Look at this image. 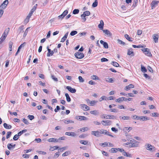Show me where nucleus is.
Here are the masks:
<instances>
[{
    "label": "nucleus",
    "instance_id": "f257e3e1",
    "mask_svg": "<svg viewBox=\"0 0 159 159\" xmlns=\"http://www.w3.org/2000/svg\"><path fill=\"white\" fill-rule=\"evenodd\" d=\"M101 118L105 119H116V117L113 115L103 114L101 116Z\"/></svg>",
    "mask_w": 159,
    "mask_h": 159
},
{
    "label": "nucleus",
    "instance_id": "f03ea898",
    "mask_svg": "<svg viewBox=\"0 0 159 159\" xmlns=\"http://www.w3.org/2000/svg\"><path fill=\"white\" fill-rule=\"evenodd\" d=\"M9 31V28H8L5 30L4 33L2 34L1 37L0 39L2 41H3L6 39L7 36V35Z\"/></svg>",
    "mask_w": 159,
    "mask_h": 159
},
{
    "label": "nucleus",
    "instance_id": "7ed1b4c3",
    "mask_svg": "<svg viewBox=\"0 0 159 159\" xmlns=\"http://www.w3.org/2000/svg\"><path fill=\"white\" fill-rule=\"evenodd\" d=\"M146 149L151 152H153L155 150V147L149 143L146 144L145 145Z\"/></svg>",
    "mask_w": 159,
    "mask_h": 159
},
{
    "label": "nucleus",
    "instance_id": "20e7f679",
    "mask_svg": "<svg viewBox=\"0 0 159 159\" xmlns=\"http://www.w3.org/2000/svg\"><path fill=\"white\" fill-rule=\"evenodd\" d=\"M142 51H143L145 55L149 56L151 57L152 55L149 49L148 48H145L143 49H142Z\"/></svg>",
    "mask_w": 159,
    "mask_h": 159
},
{
    "label": "nucleus",
    "instance_id": "39448f33",
    "mask_svg": "<svg viewBox=\"0 0 159 159\" xmlns=\"http://www.w3.org/2000/svg\"><path fill=\"white\" fill-rule=\"evenodd\" d=\"M75 57L78 59H81L84 57V55L83 53L80 52H76L75 54Z\"/></svg>",
    "mask_w": 159,
    "mask_h": 159
},
{
    "label": "nucleus",
    "instance_id": "423d86ee",
    "mask_svg": "<svg viewBox=\"0 0 159 159\" xmlns=\"http://www.w3.org/2000/svg\"><path fill=\"white\" fill-rule=\"evenodd\" d=\"M81 108L83 110L87 111L90 110V108L89 107L85 104H81L80 105Z\"/></svg>",
    "mask_w": 159,
    "mask_h": 159
},
{
    "label": "nucleus",
    "instance_id": "0eeeda50",
    "mask_svg": "<svg viewBox=\"0 0 159 159\" xmlns=\"http://www.w3.org/2000/svg\"><path fill=\"white\" fill-rule=\"evenodd\" d=\"M100 134H106L108 136H111V137H113V136L112 135L110 134H109V133L108 131H107L105 130H103V129H102L100 130Z\"/></svg>",
    "mask_w": 159,
    "mask_h": 159
},
{
    "label": "nucleus",
    "instance_id": "6e6552de",
    "mask_svg": "<svg viewBox=\"0 0 159 159\" xmlns=\"http://www.w3.org/2000/svg\"><path fill=\"white\" fill-rule=\"evenodd\" d=\"M101 123L103 125H111V121L110 120H102Z\"/></svg>",
    "mask_w": 159,
    "mask_h": 159
},
{
    "label": "nucleus",
    "instance_id": "1a4fd4ad",
    "mask_svg": "<svg viewBox=\"0 0 159 159\" xmlns=\"http://www.w3.org/2000/svg\"><path fill=\"white\" fill-rule=\"evenodd\" d=\"M136 118H137V120L143 121L148 120H149L147 116H136Z\"/></svg>",
    "mask_w": 159,
    "mask_h": 159
},
{
    "label": "nucleus",
    "instance_id": "9d476101",
    "mask_svg": "<svg viewBox=\"0 0 159 159\" xmlns=\"http://www.w3.org/2000/svg\"><path fill=\"white\" fill-rule=\"evenodd\" d=\"M159 1H153L151 3L150 5L152 7V9H153L156 7L159 3Z\"/></svg>",
    "mask_w": 159,
    "mask_h": 159
},
{
    "label": "nucleus",
    "instance_id": "9b49d317",
    "mask_svg": "<svg viewBox=\"0 0 159 159\" xmlns=\"http://www.w3.org/2000/svg\"><path fill=\"white\" fill-rule=\"evenodd\" d=\"M66 89L72 93H74L76 92V90L75 89L72 88L70 86H67L66 87Z\"/></svg>",
    "mask_w": 159,
    "mask_h": 159
},
{
    "label": "nucleus",
    "instance_id": "f8f14e48",
    "mask_svg": "<svg viewBox=\"0 0 159 159\" xmlns=\"http://www.w3.org/2000/svg\"><path fill=\"white\" fill-rule=\"evenodd\" d=\"M68 13V11L66 10L61 15L59 16L58 17L59 18H61L62 19Z\"/></svg>",
    "mask_w": 159,
    "mask_h": 159
},
{
    "label": "nucleus",
    "instance_id": "ddd939ff",
    "mask_svg": "<svg viewBox=\"0 0 159 159\" xmlns=\"http://www.w3.org/2000/svg\"><path fill=\"white\" fill-rule=\"evenodd\" d=\"M119 117L120 119L121 120H129L131 119V118L129 116H120Z\"/></svg>",
    "mask_w": 159,
    "mask_h": 159
},
{
    "label": "nucleus",
    "instance_id": "4468645a",
    "mask_svg": "<svg viewBox=\"0 0 159 159\" xmlns=\"http://www.w3.org/2000/svg\"><path fill=\"white\" fill-rule=\"evenodd\" d=\"M127 55H131L132 56H134V54L133 51V49L132 48L129 49L128 50Z\"/></svg>",
    "mask_w": 159,
    "mask_h": 159
},
{
    "label": "nucleus",
    "instance_id": "2eb2a0df",
    "mask_svg": "<svg viewBox=\"0 0 159 159\" xmlns=\"http://www.w3.org/2000/svg\"><path fill=\"white\" fill-rule=\"evenodd\" d=\"M65 134L66 135L72 137H75L76 135V134L74 132H66Z\"/></svg>",
    "mask_w": 159,
    "mask_h": 159
},
{
    "label": "nucleus",
    "instance_id": "dca6fc26",
    "mask_svg": "<svg viewBox=\"0 0 159 159\" xmlns=\"http://www.w3.org/2000/svg\"><path fill=\"white\" fill-rule=\"evenodd\" d=\"M103 33L108 36H111L112 35V34L107 30H102Z\"/></svg>",
    "mask_w": 159,
    "mask_h": 159
},
{
    "label": "nucleus",
    "instance_id": "f3484780",
    "mask_svg": "<svg viewBox=\"0 0 159 159\" xmlns=\"http://www.w3.org/2000/svg\"><path fill=\"white\" fill-rule=\"evenodd\" d=\"M152 37L154 42L155 43H157L158 38V35L156 34H154L153 35Z\"/></svg>",
    "mask_w": 159,
    "mask_h": 159
},
{
    "label": "nucleus",
    "instance_id": "a211bd4d",
    "mask_svg": "<svg viewBox=\"0 0 159 159\" xmlns=\"http://www.w3.org/2000/svg\"><path fill=\"white\" fill-rule=\"evenodd\" d=\"M104 26V22L102 20L100 21V23L98 25V27L100 29V30H103Z\"/></svg>",
    "mask_w": 159,
    "mask_h": 159
},
{
    "label": "nucleus",
    "instance_id": "6ab92c4d",
    "mask_svg": "<svg viewBox=\"0 0 159 159\" xmlns=\"http://www.w3.org/2000/svg\"><path fill=\"white\" fill-rule=\"evenodd\" d=\"M49 142H58V139L55 138H50L48 140Z\"/></svg>",
    "mask_w": 159,
    "mask_h": 159
},
{
    "label": "nucleus",
    "instance_id": "aec40b11",
    "mask_svg": "<svg viewBox=\"0 0 159 159\" xmlns=\"http://www.w3.org/2000/svg\"><path fill=\"white\" fill-rule=\"evenodd\" d=\"M134 88V86L132 84H129L128 85L126 86L125 88V90L128 91L129 90L130 88Z\"/></svg>",
    "mask_w": 159,
    "mask_h": 159
},
{
    "label": "nucleus",
    "instance_id": "412c9836",
    "mask_svg": "<svg viewBox=\"0 0 159 159\" xmlns=\"http://www.w3.org/2000/svg\"><path fill=\"white\" fill-rule=\"evenodd\" d=\"M48 53L47 54V56L48 57H50L52 56L54 54V52L53 51H51L50 49H48Z\"/></svg>",
    "mask_w": 159,
    "mask_h": 159
},
{
    "label": "nucleus",
    "instance_id": "4be33fe9",
    "mask_svg": "<svg viewBox=\"0 0 159 159\" xmlns=\"http://www.w3.org/2000/svg\"><path fill=\"white\" fill-rule=\"evenodd\" d=\"M3 126L6 129H10L12 128V126L11 125H8L6 123L3 124Z\"/></svg>",
    "mask_w": 159,
    "mask_h": 159
},
{
    "label": "nucleus",
    "instance_id": "5701e85b",
    "mask_svg": "<svg viewBox=\"0 0 159 159\" xmlns=\"http://www.w3.org/2000/svg\"><path fill=\"white\" fill-rule=\"evenodd\" d=\"M79 119L78 120H87L88 118L85 116H78Z\"/></svg>",
    "mask_w": 159,
    "mask_h": 159
},
{
    "label": "nucleus",
    "instance_id": "b1692460",
    "mask_svg": "<svg viewBox=\"0 0 159 159\" xmlns=\"http://www.w3.org/2000/svg\"><path fill=\"white\" fill-rule=\"evenodd\" d=\"M99 133L100 131H92L91 132V134H92L93 135L96 136H98Z\"/></svg>",
    "mask_w": 159,
    "mask_h": 159
},
{
    "label": "nucleus",
    "instance_id": "393cba45",
    "mask_svg": "<svg viewBox=\"0 0 159 159\" xmlns=\"http://www.w3.org/2000/svg\"><path fill=\"white\" fill-rule=\"evenodd\" d=\"M125 37L128 41L130 42L133 41V38H130V37L128 34H125Z\"/></svg>",
    "mask_w": 159,
    "mask_h": 159
},
{
    "label": "nucleus",
    "instance_id": "a878e982",
    "mask_svg": "<svg viewBox=\"0 0 159 159\" xmlns=\"http://www.w3.org/2000/svg\"><path fill=\"white\" fill-rule=\"evenodd\" d=\"M117 41L118 43L122 46L125 45V43L120 39H117Z\"/></svg>",
    "mask_w": 159,
    "mask_h": 159
},
{
    "label": "nucleus",
    "instance_id": "bb28decb",
    "mask_svg": "<svg viewBox=\"0 0 159 159\" xmlns=\"http://www.w3.org/2000/svg\"><path fill=\"white\" fill-rule=\"evenodd\" d=\"M65 96L66 98V99L68 102H70L71 101V99L69 94L67 93H66Z\"/></svg>",
    "mask_w": 159,
    "mask_h": 159
},
{
    "label": "nucleus",
    "instance_id": "cd10ccee",
    "mask_svg": "<svg viewBox=\"0 0 159 159\" xmlns=\"http://www.w3.org/2000/svg\"><path fill=\"white\" fill-rule=\"evenodd\" d=\"M90 113L95 115H96L98 114V112L97 110L91 111H90Z\"/></svg>",
    "mask_w": 159,
    "mask_h": 159
},
{
    "label": "nucleus",
    "instance_id": "c85d7f7f",
    "mask_svg": "<svg viewBox=\"0 0 159 159\" xmlns=\"http://www.w3.org/2000/svg\"><path fill=\"white\" fill-rule=\"evenodd\" d=\"M141 70L144 73L146 72L147 71L146 68L142 65H141Z\"/></svg>",
    "mask_w": 159,
    "mask_h": 159
},
{
    "label": "nucleus",
    "instance_id": "c756f323",
    "mask_svg": "<svg viewBox=\"0 0 159 159\" xmlns=\"http://www.w3.org/2000/svg\"><path fill=\"white\" fill-rule=\"evenodd\" d=\"M80 143L84 145H86L88 143V141L86 140H80Z\"/></svg>",
    "mask_w": 159,
    "mask_h": 159
},
{
    "label": "nucleus",
    "instance_id": "7c9ffc66",
    "mask_svg": "<svg viewBox=\"0 0 159 159\" xmlns=\"http://www.w3.org/2000/svg\"><path fill=\"white\" fill-rule=\"evenodd\" d=\"M123 155L126 157H132V155L131 154H129L127 153V152H124Z\"/></svg>",
    "mask_w": 159,
    "mask_h": 159
},
{
    "label": "nucleus",
    "instance_id": "2f4dec72",
    "mask_svg": "<svg viewBox=\"0 0 159 159\" xmlns=\"http://www.w3.org/2000/svg\"><path fill=\"white\" fill-rule=\"evenodd\" d=\"M137 143H134L130 144L129 145L130 147H138V144H136Z\"/></svg>",
    "mask_w": 159,
    "mask_h": 159
},
{
    "label": "nucleus",
    "instance_id": "473e14b6",
    "mask_svg": "<svg viewBox=\"0 0 159 159\" xmlns=\"http://www.w3.org/2000/svg\"><path fill=\"white\" fill-rule=\"evenodd\" d=\"M13 43L12 42L10 41L9 43V50L11 51L12 50L11 48L13 45Z\"/></svg>",
    "mask_w": 159,
    "mask_h": 159
},
{
    "label": "nucleus",
    "instance_id": "72a5a7b5",
    "mask_svg": "<svg viewBox=\"0 0 159 159\" xmlns=\"http://www.w3.org/2000/svg\"><path fill=\"white\" fill-rule=\"evenodd\" d=\"M111 64L114 66L118 67L119 66V64L116 62L113 61L111 62Z\"/></svg>",
    "mask_w": 159,
    "mask_h": 159
},
{
    "label": "nucleus",
    "instance_id": "f704fd0d",
    "mask_svg": "<svg viewBox=\"0 0 159 159\" xmlns=\"http://www.w3.org/2000/svg\"><path fill=\"white\" fill-rule=\"evenodd\" d=\"M151 116L153 117H158L159 116V114L157 112H154L152 113Z\"/></svg>",
    "mask_w": 159,
    "mask_h": 159
},
{
    "label": "nucleus",
    "instance_id": "c9c22d12",
    "mask_svg": "<svg viewBox=\"0 0 159 159\" xmlns=\"http://www.w3.org/2000/svg\"><path fill=\"white\" fill-rule=\"evenodd\" d=\"M89 129V128L88 127H83L80 129V131H83V132H84L85 131H87Z\"/></svg>",
    "mask_w": 159,
    "mask_h": 159
},
{
    "label": "nucleus",
    "instance_id": "e433bc0d",
    "mask_svg": "<svg viewBox=\"0 0 159 159\" xmlns=\"http://www.w3.org/2000/svg\"><path fill=\"white\" fill-rule=\"evenodd\" d=\"M98 0H95L94 2L92 4V7H96L98 5Z\"/></svg>",
    "mask_w": 159,
    "mask_h": 159
},
{
    "label": "nucleus",
    "instance_id": "4c0bfd02",
    "mask_svg": "<svg viewBox=\"0 0 159 159\" xmlns=\"http://www.w3.org/2000/svg\"><path fill=\"white\" fill-rule=\"evenodd\" d=\"M138 2V0H134L133 4L132 7H136L137 5Z\"/></svg>",
    "mask_w": 159,
    "mask_h": 159
},
{
    "label": "nucleus",
    "instance_id": "58836bf2",
    "mask_svg": "<svg viewBox=\"0 0 159 159\" xmlns=\"http://www.w3.org/2000/svg\"><path fill=\"white\" fill-rule=\"evenodd\" d=\"M115 101L116 102H119V103H120L121 102H123V100H122V97L116 99L115 100Z\"/></svg>",
    "mask_w": 159,
    "mask_h": 159
},
{
    "label": "nucleus",
    "instance_id": "ea45409f",
    "mask_svg": "<svg viewBox=\"0 0 159 159\" xmlns=\"http://www.w3.org/2000/svg\"><path fill=\"white\" fill-rule=\"evenodd\" d=\"M91 79L93 80H98L99 78L96 75H93L91 76Z\"/></svg>",
    "mask_w": 159,
    "mask_h": 159
},
{
    "label": "nucleus",
    "instance_id": "a19ab883",
    "mask_svg": "<svg viewBox=\"0 0 159 159\" xmlns=\"http://www.w3.org/2000/svg\"><path fill=\"white\" fill-rule=\"evenodd\" d=\"M117 151V148H112L110 150V152H116Z\"/></svg>",
    "mask_w": 159,
    "mask_h": 159
},
{
    "label": "nucleus",
    "instance_id": "79ce46f5",
    "mask_svg": "<svg viewBox=\"0 0 159 159\" xmlns=\"http://www.w3.org/2000/svg\"><path fill=\"white\" fill-rule=\"evenodd\" d=\"M77 33V32L76 31L73 30L70 32V34L71 36H73L76 34Z\"/></svg>",
    "mask_w": 159,
    "mask_h": 159
},
{
    "label": "nucleus",
    "instance_id": "37998d69",
    "mask_svg": "<svg viewBox=\"0 0 159 159\" xmlns=\"http://www.w3.org/2000/svg\"><path fill=\"white\" fill-rule=\"evenodd\" d=\"M58 148L59 147L58 146H54L53 147H51L50 149L52 150V151H53L54 150L58 149Z\"/></svg>",
    "mask_w": 159,
    "mask_h": 159
},
{
    "label": "nucleus",
    "instance_id": "c03bdc74",
    "mask_svg": "<svg viewBox=\"0 0 159 159\" xmlns=\"http://www.w3.org/2000/svg\"><path fill=\"white\" fill-rule=\"evenodd\" d=\"M7 5V4H3V3H2L0 6V8H1V9H5Z\"/></svg>",
    "mask_w": 159,
    "mask_h": 159
},
{
    "label": "nucleus",
    "instance_id": "a18cd8bd",
    "mask_svg": "<svg viewBox=\"0 0 159 159\" xmlns=\"http://www.w3.org/2000/svg\"><path fill=\"white\" fill-rule=\"evenodd\" d=\"M79 10L78 9H74L72 12V13L73 14H76L79 13Z\"/></svg>",
    "mask_w": 159,
    "mask_h": 159
},
{
    "label": "nucleus",
    "instance_id": "49530a36",
    "mask_svg": "<svg viewBox=\"0 0 159 159\" xmlns=\"http://www.w3.org/2000/svg\"><path fill=\"white\" fill-rule=\"evenodd\" d=\"M107 99V98L106 96H102V97H101L99 99V101L100 102H101L103 100H106Z\"/></svg>",
    "mask_w": 159,
    "mask_h": 159
},
{
    "label": "nucleus",
    "instance_id": "de8ad7c7",
    "mask_svg": "<svg viewBox=\"0 0 159 159\" xmlns=\"http://www.w3.org/2000/svg\"><path fill=\"white\" fill-rule=\"evenodd\" d=\"M7 148L9 150H12V146L11 143H8L7 145Z\"/></svg>",
    "mask_w": 159,
    "mask_h": 159
},
{
    "label": "nucleus",
    "instance_id": "09e8293b",
    "mask_svg": "<svg viewBox=\"0 0 159 159\" xmlns=\"http://www.w3.org/2000/svg\"><path fill=\"white\" fill-rule=\"evenodd\" d=\"M132 47L134 48H143V46H142L141 45H139L137 46V45H133Z\"/></svg>",
    "mask_w": 159,
    "mask_h": 159
},
{
    "label": "nucleus",
    "instance_id": "8fccbe9b",
    "mask_svg": "<svg viewBox=\"0 0 159 159\" xmlns=\"http://www.w3.org/2000/svg\"><path fill=\"white\" fill-rule=\"evenodd\" d=\"M24 29V26L21 25L19 27L18 29V31H19V33L21 32V31L23 30Z\"/></svg>",
    "mask_w": 159,
    "mask_h": 159
},
{
    "label": "nucleus",
    "instance_id": "3c124183",
    "mask_svg": "<svg viewBox=\"0 0 159 159\" xmlns=\"http://www.w3.org/2000/svg\"><path fill=\"white\" fill-rule=\"evenodd\" d=\"M25 43L24 42L23 43L21 44L18 47L17 50H19V51H20V49H21V48L22 47H24L25 46Z\"/></svg>",
    "mask_w": 159,
    "mask_h": 159
},
{
    "label": "nucleus",
    "instance_id": "603ef678",
    "mask_svg": "<svg viewBox=\"0 0 159 159\" xmlns=\"http://www.w3.org/2000/svg\"><path fill=\"white\" fill-rule=\"evenodd\" d=\"M86 34V32H83L82 33H79L78 34V35L81 37L82 36L85 35Z\"/></svg>",
    "mask_w": 159,
    "mask_h": 159
},
{
    "label": "nucleus",
    "instance_id": "864d4df0",
    "mask_svg": "<svg viewBox=\"0 0 159 159\" xmlns=\"http://www.w3.org/2000/svg\"><path fill=\"white\" fill-rule=\"evenodd\" d=\"M83 14L86 16H89L90 14V12L89 11H84Z\"/></svg>",
    "mask_w": 159,
    "mask_h": 159
},
{
    "label": "nucleus",
    "instance_id": "5fc2aeb1",
    "mask_svg": "<svg viewBox=\"0 0 159 159\" xmlns=\"http://www.w3.org/2000/svg\"><path fill=\"white\" fill-rule=\"evenodd\" d=\"M86 16L83 14L81 15V17L82 19L84 20V21H85L86 20V19L85 18Z\"/></svg>",
    "mask_w": 159,
    "mask_h": 159
},
{
    "label": "nucleus",
    "instance_id": "6e6d98bb",
    "mask_svg": "<svg viewBox=\"0 0 159 159\" xmlns=\"http://www.w3.org/2000/svg\"><path fill=\"white\" fill-rule=\"evenodd\" d=\"M70 153L69 152L66 151L64 152V153H63V154H62V156L63 157L66 156L68 155Z\"/></svg>",
    "mask_w": 159,
    "mask_h": 159
},
{
    "label": "nucleus",
    "instance_id": "4d7b16f0",
    "mask_svg": "<svg viewBox=\"0 0 159 159\" xmlns=\"http://www.w3.org/2000/svg\"><path fill=\"white\" fill-rule=\"evenodd\" d=\"M11 131H9L7 132V135L6 136V138L7 139L9 138L10 136H11Z\"/></svg>",
    "mask_w": 159,
    "mask_h": 159
},
{
    "label": "nucleus",
    "instance_id": "13d9d810",
    "mask_svg": "<svg viewBox=\"0 0 159 159\" xmlns=\"http://www.w3.org/2000/svg\"><path fill=\"white\" fill-rule=\"evenodd\" d=\"M28 117L30 120H32L34 118V117L33 115H29L28 116Z\"/></svg>",
    "mask_w": 159,
    "mask_h": 159
},
{
    "label": "nucleus",
    "instance_id": "bf43d9fd",
    "mask_svg": "<svg viewBox=\"0 0 159 159\" xmlns=\"http://www.w3.org/2000/svg\"><path fill=\"white\" fill-rule=\"evenodd\" d=\"M78 79L79 80V81L80 82H83L84 81V80L82 78V77L81 76H79L78 77Z\"/></svg>",
    "mask_w": 159,
    "mask_h": 159
},
{
    "label": "nucleus",
    "instance_id": "052dcab7",
    "mask_svg": "<svg viewBox=\"0 0 159 159\" xmlns=\"http://www.w3.org/2000/svg\"><path fill=\"white\" fill-rule=\"evenodd\" d=\"M30 28V27H28V28H27L26 29V30L25 32H24V34H23V36L24 37H25L26 35H27V33L28 32V30Z\"/></svg>",
    "mask_w": 159,
    "mask_h": 159
},
{
    "label": "nucleus",
    "instance_id": "680f3d73",
    "mask_svg": "<svg viewBox=\"0 0 159 159\" xmlns=\"http://www.w3.org/2000/svg\"><path fill=\"white\" fill-rule=\"evenodd\" d=\"M37 152H38L39 154H42L43 155H45L46 154V152H43L41 151H37Z\"/></svg>",
    "mask_w": 159,
    "mask_h": 159
},
{
    "label": "nucleus",
    "instance_id": "e2e57ef3",
    "mask_svg": "<svg viewBox=\"0 0 159 159\" xmlns=\"http://www.w3.org/2000/svg\"><path fill=\"white\" fill-rule=\"evenodd\" d=\"M103 47L105 48H108V43L105 42L103 45Z\"/></svg>",
    "mask_w": 159,
    "mask_h": 159
},
{
    "label": "nucleus",
    "instance_id": "0e129e2a",
    "mask_svg": "<svg viewBox=\"0 0 159 159\" xmlns=\"http://www.w3.org/2000/svg\"><path fill=\"white\" fill-rule=\"evenodd\" d=\"M18 136H19L17 134H16L13 137V140L15 141L17 140L18 139Z\"/></svg>",
    "mask_w": 159,
    "mask_h": 159
},
{
    "label": "nucleus",
    "instance_id": "69168bd1",
    "mask_svg": "<svg viewBox=\"0 0 159 159\" xmlns=\"http://www.w3.org/2000/svg\"><path fill=\"white\" fill-rule=\"evenodd\" d=\"M34 12L33 11H30V12L29 13L28 15L27 16H28V18H30L31 16L32 15L33 13Z\"/></svg>",
    "mask_w": 159,
    "mask_h": 159
},
{
    "label": "nucleus",
    "instance_id": "338daca9",
    "mask_svg": "<svg viewBox=\"0 0 159 159\" xmlns=\"http://www.w3.org/2000/svg\"><path fill=\"white\" fill-rule=\"evenodd\" d=\"M60 109V107L58 106H56V108L54 110V111L57 112V111L59 110Z\"/></svg>",
    "mask_w": 159,
    "mask_h": 159
},
{
    "label": "nucleus",
    "instance_id": "774afa93",
    "mask_svg": "<svg viewBox=\"0 0 159 159\" xmlns=\"http://www.w3.org/2000/svg\"><path fill=\"white\" fill-rule=\"evenodd\" d=\"M37 4H35L34 6V7H33V8L31 10V11H33L34 12L35 10L36 9V8H37Z\"/></svg>",
    "mask_w": 159,
    "mask_h": 159
}]
</instances>
